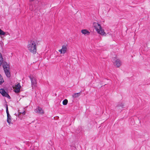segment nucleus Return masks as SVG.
Returning <instances> with one entry per match:
<instances>
[{"label":"nucleus","instance_id":"nucleus-1","mask_svg":"<svg viewBox=\"0 0 150 150\" xmlns=\"http://www.w3.org/2000/svg\"><path fill=\"white\" fill-rule=\"evenodd\" d=\"M28 50L31 53L35 54L37 52V47L34 40H30L27 45Z\"/></svg>","mask_w":150,"mask_h":150},{"label":"nucleus","instance_id":"nucleus-2","mask_svg":"<svg viewBox=\"0 0 150 150\" xmlns=\"http://www.w3.org/2000/svg\"><path fill=\"white\" fill-rule=\"evenodd\" d=\"M2 66L6 76L8 78H10L11 76V75L10 71L9 64L6 62H4L3 63Z\"/></svg>","mask_w":150,"mask_h":150},{"label":"nucleus","instance_id":"nucleus-3","mask_svg":"<svg viewBox=\"0 0 150 150\" xmlns=\"http://www.w3.org/2000/svg\"><path fill=\"white\" fill-rule=\"evenodd\" d=\"M0 93L3 96L7 97L9 99L11 98L8 94V88L6 87L4 88V89L1 88L0 89Z\"/></svg>","mask_w":150,"mask_h":150},{"label":"nucleus","instance_id":"nucleus-4","mask_svg":"<svg viewBox=\"0 0 150 150\" xmlns=\"http://www.w3.org/2000/svg\"><path fill=\"white\" fill-rule=\"evenodd\" d=\"M93 25L97 31L98 30V29H99L98 28L100 29H101V26L98 23L94 22L93 23Z\"/></svg>","mask_w":150,"mask_h":150},{"label":"nucleus","instance_id":"nucleus-5","mask_svg":"<svg viewBox=\"0 0 150 150\" xmlns=\"http://www.w3.org/2000/svg\"><path fill=\"white\" fill-rule=\"evenodd\" d=\"M29 77L31 80V84L32 85L35 86V85L37 84L36 79L35 78L31 76H29Z\"/></svg>","mask_w":150,"mask_h":150},{"label":"nucleus","instance_id":"nucleus-6","mask_svg":"<svg viewBox=\"0 0 150 150\" xmlns=\"http://www.w3.org/2000/svg\"><path fill=\"white\" fill-rule=\"evenodd\" d=\"M98 30L97 31L98 33L102 35L106 36V34L104 32V30L102 29V27L101 29H100L99 28V29H98Z\"/></svg>","mask_w":150,"mask_h":150},{"label":"nucleus","instance_id":"nucleus-7","mask_svg":"<svg viewBox=\"0 0 150 150\" xmlns=\"http://www.w3.org/2000/svg\"><path fill=\"white\" fill-rule=\"evenodd\" d=\"M35 111L36 112H38L40 114H43L44 111L42 108L40 107H38V108L35 110Z\"/></svg>","mask_w":150,"mask_h":150},{"label":"nucleus","instance_id":"nucleus-8","mask_svg":"<svg viewBox=\"0 0 150 150\" xmlns=\"http://www.w3.org/2000/svg\"><path fill=\"white\" fill-rule=\"evenodd\" d=\"M6 113L7 115V122L10 125V124L11 123V117L9 112L7 113Z\"/></svg>","mask_w":150,"mask_h":150},{"label":"nucleus","instance_id":"nucleus-9","mask_svg":"<svg viewBox=\"0 0 150 150\" xmlns=\"http://www.w3.org/2000/svg\"><path fill=\"white\" fill-rule=\"evenodd\" d=\"M116 108H119L120 109H121L125 108V105L124 103H119L116 106Z\"/></svg>","mask_w":150,"mask_h":150},{"label":"nucleus","instance_id":"nucleus-10","mask_svg":"<svg viewBox=\"0 0 150 150\" xmlns=\"http://www.w3.org/2000/svg\"><path fill=\"white\" fill-rule=\"evenodd\" d=\"M67 45H63L62 46V49L63 50V54H64L66 52L67 50Z\"/></svg>","mask_w":150,"mask_h":150},{"label":"nucleus","instance_id":"nucleus-11","mask_svg":"<svg viewBox=\"0 0 150 150\" xmlns=\"http://www.w3.org/2000/svg\"><path fill=\"white\" fill-rule=\"evenodd\" d=\"M81 32L83 34L85 35H89L90 34V32L86 29H83L81 30Z\"/></svg>","mask_w":150,"mask_h":150},{"label":"nucleus","instance_id":"nucleus-12","mask_svg":"<svg viewBox=\"0 0 150 150\" xmlns=\"http://www.w3.org/2000/svg\"><path fill=\"white\" fill-rule=\"evenodd\" d=\"M115 63L117 67H119L121 65V62L120 59H117L115 61Z\"/></svg>","mask_w":150,"mask_h":150},{"label":"nucleus","instance_id":"nucleus-13","mask_svg":"<svg viewBox=\"0 0 150 150\" xmlns=\"http://www.w3.org/2000/svg\"><path fill=\"white\" fill-rule=\"evenodd\" d=\"M81 91L80 92L78 93H75L72 95V96L73 98H76L79 97L81 94Z\"/></svg>","mask_w":150,"mask_h":150},{"label":"nucleus","instance_id":"nucleus-14","mask_svg":"<svg viewBox=\"0 0 150 150\" xmlns=\"http://www.w3.org/2000/svg\"><path fill=\"white\" fill-rule=\"evenodd\" d=\"M4 59L3 58L2 54L0 52V67L2 65L3 63L4 62Z\"/></svg>","mask_w":150,"mask_h":150},{"label":"nucleus","instance_id":"nucleus-15","mask_svg":"<svg viewBox=\"0 0 150 150\" xmlns=\"http://www.w3.org/2000/svg\"><path fill=\"white\" fill-rule=\"evenodd\" d=\"M20 88H16L14 90V91L16 93H18L20 92Z\"/></svg>","mask_w":150,"mask_h":150},{"label":"nucleus","instance_id":"nucleus-16","mask_svg":"<svg viewBox=\"0 0 150 150\" xmlns=\"http://www.w3.org/2000/svg\"><path fill=\"white\" fill-rule=\"evenodd\" d=\"M68 101L67 99H65L62 102V104L63 105H66L67 104Z\"/></svg>","mask_w":150,"mask_h":150},{"label":"nucleus","instance_id":"nucleus-17","mask_svg":"<svg viewBox=\"0 0 150 150\" xmlns=\"http://www.w3.org/2000/svg\"><path fill=\"white\" fill-rule=\"evenodd\" d=\"M15 86L16 88H21V86L20 83H18Z\"/></svg>","mask_w":150,"mask_h":150},{"label":"nucleus","instance_id":"nucleus-18","mask_svg":"<svg viewBox=\"0 0 150 150\" xmlns=\"http://www.w3.org/2000/svg\"><path fill=\"white\" fill-rule=\"evenodd\" d=\"M6 33L4 32L2 30L1 32V33L0 34V35H5Z\"/></svg>","mask_w":150,"mask_h":150},{"label":"nucleus","instance_id":"nucleus-19","mask_svg":"<svg viewBox=\"0 0 150 150\" xmlns=\"http://www.w3.org/2000/svg\"><path fill=\"white\" fill-rule=\"evenodd\" d=\"M19 112V113L18 114V115H19L20 114H23V115H24L26 113V112H25V111H24L22 112Z\"/></svg>","mask_w":150,"mask_h":150},{"label":"nucleus","instance_id":"nucleus-20","mask_svg":"<svg viewBox=\"0 0 150 150\" xmlns=\"http://www.w3.org/2000/svg\"><path fill=\"white\" fill-rule=\"evenodd\" d=\"M6 113H9V111H8V106H6Z\"/></svg>","mask_w":150,"mask_h":150},{"label":"nucleus","instance_id":"nucleus-21","mask_svg":"<svg viewBox=\"0 0 150 150\" xmlns=\"http://www.w3.org/2000/svg\"><path fill=\"white\" fill-rule=\"evenodd\" d=\"M59 52H60L61 54H63V50H62V49H61L59 50Z\"/></svg>","mask_w":150,"mask_h":150},{"label":"nucleus","instance_id":"nucleus-22","mask_svg":"<svg viewBox=\"0 0 150 150\" xmlns=\"http://www.w3.org/2000/svg\"><path fill=\"white\" fill-rule=\"evenodd\" d=\"M5 103H6V104L4 105V106L6 107V106H8V105H7V103L6 102L5 99Z\"/></svg>","mask_w":150,"mask_h":150},{"label":"nucleus","instance_id":"nucleus-23","mask_svg":"<svg viewBox=\"0 0 150 150\" xmlns=\"http://www.w3.org/2000/svg\"><path fill=\"white\" fill-rule=\"evenodd\" d=\"M0 81H4V79L2 76V77L0 79Z\"/></svg>","mask_w":150,"mask_h":150},{"label":"nucleus","instance_id":"nucleus-24","mask_svg":"<svg viewBox=\"0 0 150 150\" xmlns=\"http://www.w3.org/2000/svg\"><path fill=\"white\" fill-rule=\"evenodd\" d=\"M4 82V81H0V85H1Z\"/></svg>","mask_w":150,"mask_h":150},{"label":"nucleus","instance_id":"nucleus-25","mask_svg":"<svg viewBox=\"0 0 150 150\" xmlns=\"http://www.w3.org/2000/svg\"><path fill=\"white\" fill-rule=\"evenodd\" d=\"M72 149L73 150H75L76 149V148L74 146L72 147Z\"/></svg>","mask_w":150,"mask_h":150},{"label":"nucleus","instance_id":"nucleus-26","mask_svg":"<svg viewBox=\"0 0 150 150\" xmlns=\"http://www.w3.org/2000/svg\"><path fill=\"white\" fill-rule=\"evenodd\" d=\"M34 0H29V1L30 2H32Z\"/></svg>","mask_w":150,"mask_h":150}]
</instances>
